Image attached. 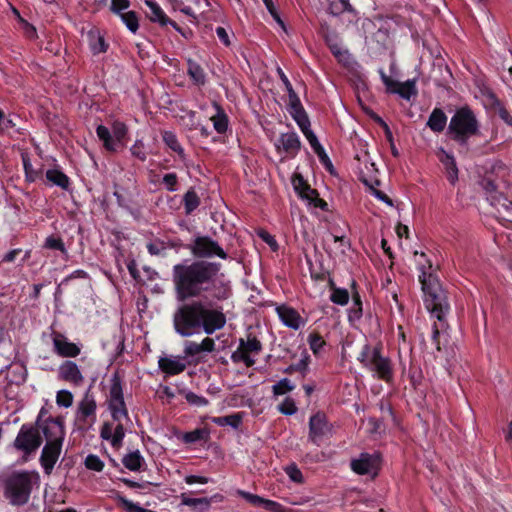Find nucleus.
Masks as SVG:
<instances>
[{
	"mask_svg": "<svg viewBox=\"0 0 512 512\" xmlns=\"http://www.w3.org/2000/svg\"><path fill=\"white\" fill-rule=\"evenodd\" d=\"M225 324L223 308L201 300L179 306L173 315L174 329L182 337L197 334L201 329L210 335Z\"/></svg>",
	"mask_w": 512,
	"mask_h": 512,
	"instance_id": "obj_1",
	"label": "nucleus"
},
{
	"mask_svg": "<svg viewBox=\"0 0 512 512\" xmlns=\"http://www.w3.org/2000/svg\"><path fill=\"white\" fill-rule=\"evenodd\" d=\"M220 264L197 261L191 264H177L173 267V282L177 299L184 301L200 295L214 283Z\"/></svg>",
	"mask_w": 512,
	"mask_h": 512,
	"instance_id": "obj_2",
	"label": "nucleus"
},
{
	"mask_svg": "<svg viewBox=\"0 0 512 512\" xmlns=\"http://www.w3.org/2000/svg\"><path fill=\"white\" fill-rule=\"evenodd\" d=\"M419 281L424 293L425 306L431 317L437 320L432 327V340L437 351H441L440 337L447 330L446 315L449 311L446 293L434 274L432 265H429L428 268L420 267Z\"/></svg>",
	"mask_w": 512,
	"mask_h": 512,
	"instance_id": "obj_3",
	"label": "nucleus"
},
{
	"mask_svg": "<svg viewBox=\"0 0 512 512\" xmlns=\"http://www.w3.org/2000/svg\"><path fill=\"white\" fill-rule=\"evenodd\" d=\"M357 360L372 373L374 378L389 383L393 380L394 369L389 357L382 352L380 345L364 344Z\"/></svg>",
	"mask_w": 512,
	"mask_h": 512,
	"instance_id": "obj_4",
	"label": "nucleus"
},
{
	"mask_svg": "<svg viewBox=\"0 0 512 512\" xmlns=\"http://www.w3.org/2000/svg\"><path fill=\"white\" fill-rule=\"evenodd\" d=\"M108 409L113 419L114 447H119L125 436L124 423L129 420L120 379L115 375L111 380Z\"/></svg>",
	"mask_w": 512,
	"mask_h": 512,
	"instance_id": "obj_5",
	"label": "nucleus"
},
{
	"mask_svg": "<svg viewBox=\"0 0 512 512\" xmlns=\"http://www.w3.org/2000/svg\"><path fill=\"white\" fill-rule=\"evenodd\" d=\"M448 130L454 140L465 144L468 138L477 133L478 122L470 109L460 108L452 116Z\"/></svg>",
	"mask_w": 512,
	"mask_h": 512,
	"instance_id": "obj_6",
	"label": "nucleus"
},
{
	"mask_svg": "<svg viewBox=\"0 0 512 512\" xmlns=\"http://www.w3.org/2000/svg\"><path fill=\"white\" fill-rule=\"evenodd\" d=\"M32 490V476L28 472L12 474L5 483V496L12 505L28 502Z\"/></svg>",
	"mask_w": 512,
	"mask_h": 512,
	"instance_id": "obj_7",
	"label": "nucleus"
},
{
	"mask_svg": "<svg viewBox=\"0 0 512 512\" xmlns=\"http://www.w3.org/2000/svg\"><path fill=\"white\" fill-rule=\"evenodd\" d=\"M96 410V400L93 394L87 390L75 410L74 423L77 428L81 430L90 429L96 422Z\"/></svg>",
	"mask_w": 512,
	"mask_h": 512,
	"instance_id": "obj_8",
	"label": "nucleus"
},
{
	"mask_svg": "<svg viewBox=\"0 0 512 512\" xmlns=\"http://www.w3.org/2000/svg\"><path fill=\"white\" fill-rule=\"evenodd\" d=\"M261 350V342L255 336L248 335L247 339H239V345L232 353L231 360L233 363H244L246 367H252Z\"/></svg>",
	"mask_w": 512,
	"mask_h": 512,
	"instance_id": "obj_9",
	"label": "nucleus"
},
{
	"mask_svg": "<svg viewBox=\"0 0 512 512\" xmlns=\"http://www.w3.org/2000/svg\"><path fill=\"white\" fill-rule=\"evenodd\" d=\"M42 438L39 430L31 425H22L15 440V449L23 452L25 455H30L41 446Z\"/></svg>",
	"mask_w": 512,
	"mask_h": 512,
	"instance_id": "obj_10",
	"label": "nucleus"
},
{
	"mask_svg": "<svg viewBox=\"0 0 512 512\" xmlns=\"http://www.w3.org/2000/svg\"><path fill=\"white\" fill-rule=\"evenodd\" d=\"M97 136L103 141L104 147L109 151H116L127 134V127L121 122L113 125L112 134L109 129L103 125H99L96 129Z\"/></svg>",
	"mask_w": 512,
	"mask_h": 512,
	"instance_id": "obj_11",
	"label": "nucleus"
},
{
	"mask_svg": "<svg viewBox=\"0 0 512 512\" xmlns=\"http://www.w3.org/2000/svg\"><path fill=\"white\" fill-rule=\"evenodd\" d=\"M192 253L200 258H210L218 256L226 259L227 255L217 242L208 236H198L191 245Z\"/></svg>",
	"mask_w": 512,
	"mask_h": 512,
	"instance_id": "obj_12",
	"label": "nucleus"
},
{
	"mask_svg": "<svg viewBox=\"0 0 512 512\" xmlns=\"http://www.w3.org/2000/svg\"><path fill=\"white\" fill-rule=\"evenodd\" d=\"M332 434V426L323 413H316L309 420V439L316 445Z\"/></svg>",
	"mask_w": 512,
	"mask_h": 512,
	"instance_id": "obj_13",
	"label": "nucleus"
},
{
	"mask_svg": "<svg viewBox=\"0 0 512 512\" xmlns=\"http://www.w3.org/2000/svg\"><path fill=\"white\" fill-rule=\"evenodd\" d=\"M380 458L378 454L362 453L358 459L351 462L352 470L360 475L375 476L379 469Z\"/></svg>",
	"mask_w": 512,
	"mask_h": 512,
	"instance_id": "obj_14",
	"label": "nucleus"
},
{
	"mask_svg": "<svg viewBox=\"0 0 512 512\" xmlns=\"http://www.w3.org/2000/svg\"><path fill=\"white\" fill-rule=\"evenodd\" d=\"M46 444H63L65 431L58 419H47L40 425Z\"/></svg>",
	"mask_w": 512,
	"mask_h": 512,
	"instance_id": "obj_15",
	"label": "nucleus"
},
{
	"mask_svg": "<svg viewBox=\"0 0 512 512\" xmlns=\"http://www.w3.org/2000/svg\"><path fill=\"white\" fill-rule=\"evenodd\" d=\"M486 192L487 200L498 210L503 209L512 214V201L507 199L502 193L497 191V186L490 180L485 179L482 182Z\"/></svg>",
	"mask_w": 512,
	"mask_h": 512,
	"instance_id": "obj_16",
	"label": "nucleus"
},
{
	"mask_svg": "<svg viewBox=\"0 0 512 512\" xmlns=\"http://www.w3.org/2000/svg\"><path fill=\"white\" fill-rule=\"evenodd\" d=\"M275 147L279 153H285L288 157H295L301 148V142L295 132H287L280 135Z\"/></svg>",
	"mask_w": 512,
	"mask_h": 512,
	"instance_id": "obj_17",
	"label": "nucleus"
},
{
	"mask_svg": "<svg viewBox=\"0 0 512 512\" xmlns=\"http://www.w3.org/2000/svg\"><path fill=\"white\" fill-rule=\"evenodd\" d=\"M58 378L74 386H80L84 382V376L79 366L74 361H64L58 368Z\"/></svg>",
	"mask_w": 512,
	"mask_h": 512,
	"instance_id": "obj_18",
	"label": "nucleus"
},
{
	"mask_svg": "<svg viewBox=\"0 0 512 512\" xmlns=\"http://www.w3.org/2000/svg\"><path fill=\"white\" fill-rule=\"evenodd\" d=\"M281 322L288 328L298 330L305 326L306 320L292 307L281 305L276 308Z\"/></svg>",
	"mask_w": 512,
	"mask_h": 512,
	"instance_id": "obj_19",
	"label": "nucleus"
},
{
	"mask_svg": "<svg viewBox=\"0 0 512 512\" xmlns=\"http://www.w3.org/2000/svg\"><path fill=\"white\" fill-rule=\"evenodd\" d=\"M54 351L61 357L73 358L80 354V347L70 342L61 333H54L52 337Z\"/></svg>",
	"mask_w": 512,
	"mask_h": 512,
	"instance_id": "obj_20",
	"label": "nucleus"
},
{
	"mask_svg": "<svg viewBox=\"0 0 512 512\" xmlns=\"http://www.w3.org/2000/svg\"><path fill=\"white\" fill-rule=\"evenodd\" d=\"M63 444H45L40 456V464L44 469L45 474L50 475L57 463Z\"/></svg>",
	"mask_w": 512,
	"mask_h": 512,
	"instance_id": "obj_21",
	"label": "nucleus"
},
{
	"mask_svg": "<svg viewBox=\"0 0 512 512\" xmlns=\"http://www.w3.org/2000/svg\"><path fill=\"white\" fill-rule=\"evenodd\" d=\"M292 184L295 191L299 194V196L303 199L309 201L310 204H313L315 207H324L327 205L323 200L319 199L315 190L311 189L304 181L303 177L300 175H296L292 179Z\"/></svg>",
	"mask_w": 512,
	"mask_h": 512,
	"instance_id": "obj_22",
	"label": "nucleus"
},
{
	"mask_svg": "<svg viewBox=\"0 0 512 512\" xmlns=\"http://www.w3.org/2000/svg\"><path fill=\"white\" fill-rule=\"evenodd\" d=\"M436 156L445 168V173L451 185L458 181V168L454 156L440 147L436 151Z\"/></svg>",
	"mask_w": 512,
	"mask_h": 512,
	"instance_id": "obj_23",
	"label": "nucleus"
},
{
	"mask_svg": "<svg viewBox=\"0 0 512 512\" xmlns=\"http://www.w3.org/2000/svg\"><path fill=\"white\" fill-rule=\"evenodd\" d=\"M158 365L167 375H177L186 369V362L181 356L160 357Z\"/></svg>",
	"mask_w": 512,
	"mask_h": 512,
	"instance_id": "obj_24",
	"label": "nucleus"
},
{
	"mask_svg": "<svg viewBox=\"0 0 512 512\" xmlns=\"http://www.w3.org/2000/svg\"><path fill=\"white\" fill-rule=\"evenodd\" d=\"M290 114L296 121L301 131L307 130V128L310 127L308 116L301 106L297 96L290 99Z\"/></svg>",
	"mask_w": 512,
	"mask_h": 512,
	"instance_id": "obj_25",
	"label": "nucleus"
},
{
	"mask_svg": "<svg viewBox=\"0 0 512 512\" xmlns=\"http://www.w3.org/2000/svg\"><path fill=\"white\" fill-rule=\"evenodd\" d=\"M145 4L149 8L148 17L152 22H157L161 25L171 24L176 27V24L169 20L165 12L155 0H145Z\"/></svg>",
	"mask_w": 512,
	"mask_h": 512,
	"instance_id": "obj_26",
	"label": "nucleus"
},
{
	"mask_svg": "<svg viewBox=\"0 0 512 512\" xmlns=\"http://www.w3.org/2000/svg\"><path fill=\"white\" fill-rule=\"evenodd\" d=\"M377 175L378 169L374 163H365L364 168L361 169V180L369 189H374L380 184Z\"/></svg>",
	"mask_w": 512,
	"mask_h": 512,
	"instance_id": "obj_27",
	"label": "nucleus"
},
{
	"mask_svg": "<svg viewBox=\"0 0 512 512\" xmlns=\"http://www.w3.org/2000/svg\"><path fill=\"white\" fill-rule=\"evenodd\" d=\"M45 177L51 185L58 186L63 190H68L70 187L69 177L59 169H48Z\"/></svg>",
	"mask_w": 512,
	"mask_h": 512,
	"instance_id": "obj_28",
	"label": "nucleus"
},
{
	"mask_svg": "<svg viewBox=\"0 0 512 512\" xmlns=\"http://www.w3.org/2000/svg\"><path fill=\"white\" fill-rule=\"evenodd\" d=\"M447 117L441 109H434L430 114L427 125L434 132H442L446 126Z\"/></svg>",
	"mask_w": 512,
	"mask_h": 512,
	"instance_id": "obj_29",
	"label": "nucleus"
},
{
	"mask_svg": "<svg viewBox=\"0 0 512 512\" xmlns=\"http://www.w3.org/2000/svg\"><path fill=\"white\" fill-rule=\"evenodd\" d=\"M390 92L397 93L402 98L409 100L412 96L417 94L415 80H407L404 83L396 82Z\"/></svg>",
	"mask_w": 512,
	"mask_h": 512,
	"instance_id": "obj_30",
	"label": "nucleus"
},
{
	"mask_svg": "<svg viewBox=\"0 0 512 512\" xmlns=\"http://www.w3.org/2000/svg\"><path fill=\"white\" fill-rule=\"evenodd\" d=\"M302 133L304 134V136L308 140L311 148L318 155L320 160L323 163L329 162V158H328L327 154L325 153L324 148L322 147V145L320 144L316 135L313 133V131L310 129V127H308L307 130H303Z\"/></svg>",
	"mask_w": 512,
	"mask_h": 512,
	"instance_id": "obj_31",
	"label": "nucleus"
},
{
	"mask_svg": "<svg viewBox=\"0 0 512 512\" xmlns=\"http://www.w3.org/2000/svg\"><path fill=\"white\" fill-rule=\"evenodd\" d=\"M123 465L130 471H139L145 463L143 456L139 450L126 454L122 460Z\"/></svg>",
	"mask_w": 512,
	"mask_h": 512,
	"instance_id": "obj_32",
	"label": "nucleus"
},
{
	"mask_svg": "<svg viewBox=\"0 0 512 512\" xmlns=\"http://www.w3.org/2000/svg\"><path fill=\"white\" fill-rule=\"evenodd\" d=\"M216 114L211 116V121L213 123L214 129L218 133H224L227 130L228 127V118L224 111L215 104Z\"/></svg>",
	"mask_w": 512,
	"mask_h": 512,
	"instance_id": "obj_33",
	"label": "nucleus"
},
{
	"mask_svg": "<svg viewBox=\"0 0 512 512\" xmlns=\"http://www.w3.org/2000/svg\"><path fill=\"white\" fill-rule=\"evenodd\" d=\"M164 143L175 153L179 155L181 159H184L185 153L184 149L179 143L176 135L171 131H164L162 134Z\"/></svg>",
	"mask_w": 512,
	"mask_h": 512,
	"instance_id": "obj_34",
	"label": "nucleus"
},
{
	"mask_svg": "<svg viewBox=\"0 0 512 512\" xmlns=\"http://www.w3.org/2000/svg\"><path fill=\"white\" fill-rule=\"evenodd\" d=\"M330 50L337 60L344 66H350L353 62L351 54L338 43H330Z\"/></svg>",
	"mask_w": 512,
	"mask_h": 512,
	"instance_id": "obj_35",
	"label": "nucleus"
},
{
	"mask_svg": "<svg viewBox=\"0 0 512 512\" xmlns=\"http://www.w3.org/2000/svg\"><path fill=\"white\" fill-rule=\"evenodd\" d=\"M187 72L195 84H197V85L204 84L205 73L198 63H196L192 60H189Z\"/></svg>",
	"mask_w": 512,
	"mask_h": 512,
	"instance_id": "obj_36",
	"label": "nucleus"
},
{
	"mask_svg": "<svg viewBox=\"0 0 512 512\" xmlns=\"http://www.w3.org/2000/svg\"><path fill=\"white\" fill-rule=\"evenodd\" d=\"M25 177L28 182H35L42 176L41 169H35L26 155H22Z\"/></svg>",
	"mask_w": 512,
	"mask_h": 512,
	"instance_id": "obj_37",
	"label": "nucleus"
},
{
	"mask_svg": "<svg viewBox=\"0 0 512 512\" xmlns=\"http://www.w3.org/2000/svg\"><path fill=\"white\" fill-rule=\"evenodd\" d=\"M350 10L351 5L348 0H329L328 11L332 15H340Z\"/></svg>",
	"mask_w": 512,
	"mask_h": 512,
	"instance_id": "obj_38",
	"label": "nucleus"
},
{
	"mask_svg": "<svg viewBox=\"0 0 512 512\" xmlns=\"http://www.w3.org/2000/svg\"><path fill=\"white\" fill-rule=\"evenodd\" d=\"M126 27L132 32L136 33L139 28V21L137 14L133 11H127L119 15Z\"/></svg>",
	"mask_w": 512,
	"mask_h": 512,
	"instance_id": "obj_39",
	"label": "nucleus"
},
{
	"mask_svg": "<svg viewBox=\"0 0 512 512\" xmlns=\"http://www.w3.org/2000/svg\"><path fill=\"white\" fill-rule=\"evenodd\" d=\"M353 306L349 310V320L356 321L362 316V302L358 293L352 296Z\"/></svg>",
	"mask_w": 512,
	"mask_h": 512,
	"instance_id": "obj_40",
	"label": "nucleus"
},
{
	"mask_svg": "<svg viewBox=\"0 0 512 512\" xmlns=\"http://www.w3.org/2000/svg\"><path fill=\"white\" fill-rule=\"evenodd\" d=\"M330 300L338 305H346L349 301V293L346 289L334 288L330 295Z\"/></svg>",
	"mask_w": 512,
	"mask_h": 512,
	"instance_id": "obj_41",
	"label": "nucleus"
},
{
	"mask_svg": "<svg viewBox=\"0 0 512 512\" xmlns=\"http://www.w3.org/2000/svg\"><path fill=\"white\" fill-rule=\"evenodd\" d=\"M213 422L219 426L230 425L234 428H237L241 423V417L238 414L216 417L213 419Z\"/></svg>",
	"mask_w": 512,
	"mask_h": 512,
	"instance_id": "obj_42",
	"label": "nucleus"
},
{
	"mask_svg": "<svg viewBox=\"0 0 512 512\" xmlns=\"http://www.w3.org/2000/svg\"><path fill=\"white\" fill-rule=\"evenodd\" d=\"M56 403L60 407L68 408L73 404V394L68 390H60L56 394Z\"/></svg>",
	"mask_w": 512,
	"mask_h": 512,
	"instance_id": "obj_43",
	"label": "nucleus"
},
{
	"mask_svg": "<svg viewBox=\"0 0 512 512\" xmlns=\"http://www.w3.org/2000/svg\"><path fill=\"white\" fill-rule=\"evenodd\" d=\"M308 344L313 353L317 355L322 349V347L325 345V341L319 334L311 333L308 336Z\"/></svg>",
	"mask_w": 512,
	"mask_h": 512,
	"instance_id": "obj_44",
	"label": "nucleus"
},
{
	"mask_svg": "<svg viewBox=\"0 0 512 512\" xmlns=\"http://www.w3.org/2000/svg\"><path fill=\"white\" fill-rule=\"evenodd\" d=\"M293 389L294 385L291 383V381L287 378H284L273 386V393L275 395H283L289 391H292Z\"/></svg>",
	"mask_w": 512,
	"mask_h": 512,
	"instance_id": "obj_45",
	"label": "nucleus"
},
{
	"mask_svg": "<svg viewBox=\"0 0 512 512\" xmlns=\"http://www.w3.org/2000/svg\"><path fill=\"white\" fill-rule=\"evenodd\" d=\"M85 466L90 470L100 472L104 468V463L98 456L90 454L85 459Z\"/></svg>",
	"mask_w": 512,
	"mask_h": 512,
	"instance_id": "obj_46",
	"label": "nucleus"
},
{
	"mask_svg": "<svg viewBox=\"0 0 512 512\" xmlns=\"http://www.w3.org/2000/svg\"><path fill=\"white\" fill-rule=\"evenodd\" d=\"M44 247L48 248V249L59 250V251H61L64 254L67 253V250H66V248L64 246V243H63L62 239L61 238H56L54 236H49V237L46 238L45 243H44Z\"/></svg>",
	"mask_w": 512,
	"mask_h": 512,
	"instance_id": "obj_47",
	"label": "nucleus"
},
{
	"mask_svg": "<svg viewBox=\"0 0 512 512\" xmlns=\"http://www.w3.org/2000/svg\"><path fill=\"white\" fill-rule=\"evenodd\" d=\"M185 209L187 213L192 212L199 205V199L195 192H187L184 196Z\"/></svg>",
	"mask_w": 512,
	"mask_h": 512,
	"instance_id": "obj_48",
	"label": "nucleus"
},
{
	"mask_svg": "<svg viewBox=\"0 0 512 512\" xmlns=\"http://www.w3.org/2000/svg\"><path fill=\"white\" fill-rule=\"evenodd\" d=\"M309 363H310V356L307 353V351L304 350L301 353V357L298 360V362L292 364V368H294V370H296L298 372L305 373L308 369Z\"/></svg>",
	"mask_w": 512,
	"mask_h": 512,
	"instance_id": "obj_49",
	"label": "nucleus"
},
{
	"mask_svg": "<svg viewBox=\"0 0 512 512\" xmlns=\"http://www.w3.org/2000/svg\"><path fill=\"white\" fill-rule=\"evenodd\" d=\"M238 494L254 506L264 507L265 498L246 491H238Z\"/></svg>",
	"mask_w": 512,
	"mask_h": 512,
	"instance_id": "obj_50",
	"label": "nucleus"
},
{
	"mask_svg": "<svg viewBox=\"0 0 512 512\" xmlns=\"http://www.w3.org/2000/svg\"><path fill=\"white\" fill-rule=\"evenodd\" d=\"M279 411L285 415H293L297 411V407L293 399L287 397L278 407Z\"/></svg>",
	"mask_w": 512,
	"mask_h": 512,
	"instance_id": "obj_51",
	"label": "nucleus"
},
{
	"mask_svg": "<svg viewBox=\"0 0 512 512\" xmlns=\"http://www.w3.org/2000/svg\"><path fill=\"white\" fill-rule=\"evenodd\" d=\"M90 47L94 54L103 53L107 49L105 41L101 36L92 37L90 41Z\"/></svg>",
	"mask_w": 512,
	"mask_h": 512,
	"instance_id": "obj_52",
	"label": "nucleus"
},
{
	"mask_svg": "<svg viewBox=\"0 0 512 512\" xmlns=\"http://www.w3.org/2000/svg\"><path fill=\"white\" fill-rule=\"evenodd\" d=\"M205 436V431L202 429H196L191 432H187L183 436V440L186 443H195L202 440Z\"/></svg>",
	"mask_w": 512,
	"mask_h": 512,
	"instance_id": "obj_53",
	"label": "nucleus"
},
{
	"mask_svg": "<svg viewBox=\"0 0 512 512\" xmlns=\"http://www.w3.org/2000/svg\"><path fill=\"white\" fill-rule=\"evenodd\" d=\"M132 155L141 161L146 160V152L144 150V144L141 140H137L130 149Z\"/></svg>",
	"mask_w": 512,
	"mask_h": 512,
	"instance_id": "obj_54",
	"label": "nucleus"
},
{
	"mask_svg": "<svg viewBox=\"0 0 512 512\" xmlns=\"http://www.w3.org/2000/svg\"><path fill=\"white\" fill-rule=\"evenodd\" d=\"M113 423L106 422L100 431V436L107 441H110L111 445L114 447V434H113Z\"/></svg>",
	"mask_w": 512,
	"mask_h": 512,
	"instance_id": "obj_55",
	"label": "nucleus"
},
{
	"mask_svg": "<svg viewBox=\"0 0 512 512\" xmlns=\"http://www.w3.org/2000/svg\"><path fill=\"white\" fill-rule=\"evenodd\" d=\"M263 508L271 512H292V510L284 507L282 504L269 499H266Z\"/></svg>",
	"mask_w": 512,
	"mask_h": 512,
	"instance_id": "obj_56",
	"label": "nucleus"
},
{
	"mask_svg": "<svg viewBox=\"0 0 512 512\" xmlns=\"http://www.w3.org/2000/svg\"><path fill=\"white\" fill-rule=\"evenodd\" d=\"M129 5V0H111V10L117 15L123 14Z\"/></svg>",
	"mask_w": 512,
	"mask_h": 512,
	"instance_id": "obj_57",
	"label": "nucleus"
},
{
	"mask_svg": "<svg viewBox=\"0 0 512 512\" xmlns=\"http://www.w3.org/2000/svg\"><path fill=\"white\" fill-rule=\"evenodd\" d=\"M16 123L13 118L6 117L3 111L0 109V130L4 132H9L11 129L15 128Z\"/></svg>",
	"mask_w": 512,
	"mask_h": 512,
	"instance_id": "obj_58",
	"label": "nucleus"
},
{
	"mask_svg": "<svg viewBox=\"0 0 512 512\" xmlns=\"http://www.w3.org/2000/svg\"><path fill=\"white\" fill-rule=\"evenodd\" d=\"M263 3L265 4L273 19L281 26L283 30H285L284 22L281 20L278 12L276 11L273 0H263Z\"/></svg>",
	"mask_w": 512,
	"mask_h": 512,
	"instance_id": "obj_59",
	"label": "nucleus"
},
{
	"mask_svg": "<svg viewBox=\"0 0 512 512\" xmlns=\"http://www.w3.org/2000/svg\"><path fill=\"white\" fill-rule=\"evenodd\" d=\"M201 353L199 343L187 341L184 345V354L187 357H193Z\"/></svg>",
	"mask_w": 512,
	"mask_h": 512,
	"instance_id": "obj_60",
	"label": "nucleus"
},
{
	"mask_svg": "<svg viewBox=\"0 0 512 512\" xmlns=\"http://www.w3.org/2000/svg\"><path fill=\"white\" fill-rule=\"evenodd\" d=\"M188 403L195 406H206L208 404V400L202 396H199L193 392H189L185 396Z\"/></svg>",
	"mask_w": 512,
	"mask_h": 512,
	"instance_id": "obj_61",
	"label": "nucleus"
},
{
	"mask_svg": "<svg viewBox=\"0 0 512 512\" xmlns=\"http://www.w3.org/2000/svg\"><path fill=\"white\" fill-rule=\"evenodd\" d=\"M182 503L186 506L210 505V501L207 498H189L184 495L182 496Z\"/></svg>",
	"mask_w": 512,
	"mask_h": 512,
	"instance_id": "obj_62",
	"label": "nucleus"
},
{
	"mask_svg": "<svg viewBox=\"0 0 512 512\" xmlns=\"http://www.w3.org/2000/svg\"><path fill=\"white\" fill-rule=\"evenodd\" d=\"M119 500L127 512H144V508L137 503H134L124 497H120Z\"/></svg>",
	"mask_w": 512,
	"mask_h": 512,
	"instance_id": "obj_63",
	"label": "nucleus"
},
{
	"mask_svg": "<svg viewBox=\"0 0 512 512\" xmlns=\"http://www.w3.org/2000/svg\"><path fill=\"white\" fill-rule=\"evenodd\" d=\"M286 473L293 482L301 483L303 480L301 471L294 465L288 466Z\"/></svg>",
	"mask_w": 512,
	"mask_h": 512,
	"instance_id": "obj_64",
	"label": "nucleus"
}]
</instances>
